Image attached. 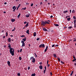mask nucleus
Instances as JSON below:
<instances>
[{"label":"nucleus","instance_id":"nucleus-27","mask_svg":"<svg viewBox=\"0 0 76 76\" xmlns=\"http://www.w3.org/2000/svg\"><path fill=\"white\" fill-rule=\"evenodd\" d=\"M14 29H12V31H15V29H16V28L14 27Z\"/></svg>","mask_w":76,"mask_h":76},{"label":"nucleus","instance_id":"nucleus-21","mask_svg":"<svg viewBox=\"0 0 76 76\" xmlns=\"http://www.w3.org/2000/svg\"><path fill=\"white\" fill-rule=\"evenodd\" d=\"M73 71H72L70 75V76H72V75H73Z\"/></svg>","mask_w":76,"mask_h":76},{"label":"nucleus","instance_id":"nucleus-20","mask_svg":"<svg viewBox=\"0 0 76 76\" xmlns=\"http://www.w3.org/2000/svg\"><path fill=\"white\" fill-rule=\"evenodd\" d=\"M26 7L22 8V10H26Z\"/></svg>","mask_w":76,"mask_h":76},{"label":"nucleus","instance_id":"nucleus-3","mask_svg":"<svg viewBox=\"0 0 76 76\" xmlns=\"http://www.w3.org/2000/svg\"><path fill=\"white\" fill-rule=\"evenodd\" d=\"M45 47V45H44V44H41L39 46V48H44Z\"/></svg>","mask_w":76,"mask_h":76},{"label":"nucleus","instance_id":"nucleus-59","mask_svg":"<svg viewBox=\"0 0 76 76\" xmlns=\"http://www.w3.org/2000/svg\"><path fill=\"white\" fill-rule=\"evenodd\" d=\"M46 49H47V50H48V46H46Z\"/></svg>","mask_w":76,"mask_h":76},{"label":"nucleus","instance_id":"nucleus-56","mask_svg":"<svg viewBox=\"0 0 76 76\" xmlns=\"http://www.w3.org/2000/svg\"><path fill=\"white\" fill-rule=\"evenodd\" d=\"M73 58L74 59H76V58H75V57L74 56H73Z\"/></svg>","mask_w":76,"mask_h":76},{"label":"nucleus","instance_id":"nucleus-58","mask_svg":"<svg viewBox=\"0 0 76 76\" xmlns=\"http://www.w3.org/2000/svg\"><path fill=\"white\" fill-rule=\"evenodd\" d=\"M5 37H5V36H4L3 37V39H4V38H5Z\"/></svg>","mask_w":76,"mask_h":76},{"label":"nucleus","instance_id":"nucleus-10","mask_svg":"<svg viewBox=\"0 0 76 76\" xmlns=\"http://www.w3.org/2000/svg\"><path fill=\"white\" fill-rule=\"evenodd\" d=\"M32 63H35V58H33L32 59Z\"/></svg>","mask_w":76,"mask_h":76},{"label":"nucleus","instance_id":"nucleus-36","mask_svg":"<svg viewBox=\"0 0 76 76\" xmlns=\"http://www.w3.org/2000/svg\"><path fill=\"white\" fill-rule=\"evenodd\" d=\"M39 39H40V38H37V41H39Z\"/></svg>","mask_w":76,"mask_h":76},{"label":"nucleus","instance_id":"nucleus-31","mask_svg":"<svg viewBox=\"0 0 76 76\" xmlns=\"http://www.w3.org/2000/svg\"><path fill=\"white\" fill-rule=\"evenodd\" d=\"M19 60H22V57H19Z\"/></svg>","mask_w":76,"mask_h":76},{"label":"nucleus","instance_id":"nucleus-19","mask_svg":"<svg viewBox=\"0 0 76 76\" xmlns=\"http://www.w3.org/2000/svg\"><path fill=\"white\" fill-rule=\"evenodd\" d=\"M54 25H55V26H59V25H58V24H54Z\"/></svg>","mask_w":76,"mask_h":76},{"label":"nucleus","instance_id":"nucleus-17","mask_svg":"<svg viewBox=\"0 0 76 76\" xmlns=\"http://www.w3.org/2000/svg\"><path fill=\"white\" fill-rule=\"evenodd\" d=\"M67 12H68V11L67 10H66V11L63 12L64 13H67Z\"/></svg>","mask_w":76,"mask_h":76},{"label":"nucleus","instance_id":"nucleus-33","mask_svg":"<svg viewBox=\"0 0 76 76\" xmlns=\"http://www.w3.org/2000/svg\"><path fill=\"white\" fill-rule=\"evenodd\" d=\"M61 64H64V62L62 61H61Z\"/></svg>","mask_w":76,"mask_h":76},{"label":"nucleus","instance_id":"nucleus-57","mask_svg":"<svg viewBox=\"0 0 76 76\" xmlns=\"http://www.w3.org/2000/svg\"><path fill=\"white\" fill-rule=\"evenodd\" d=\"M53 15H51V16H50L51 18H53Z\"/></svg>","mask_w":76,"mask_h":76},{"label":"nucleus","instance_id":"nucleus-22","mask_svg":"<svg viewBox=\"0 0 76 76\" xmlns=\"http://www.w3.org/2000/svg\"><path fill=\"white\" fill-rule=\"evenodd\" d=\"M36 74L35 73L32 74L31 76H35Z\"/></svg>","mask_w":76,"mask_h":76},{"label":"nucleus","instance_id":"nucleus-50","mask_svg":"<svg viewBox=\"0 0 76 76\" xmlns=\"http://www.w3.org/2000/svg\"><path fill=\"white\" fill-rule=\"evenodd\" d=\"M42 64V62H39V64H40V65H41Z\"/></svg>","mask_w":76,"mask_h":76},{"label":"nucleus","instance_id":"nucleus-8","mask_svg":"<svg viewBox=\"0 0 76 76\" xmlns=\"http://www.w3.org/2000/svg\"><path fill=\"white\" fill-rule=\"evenodd\" d=\"M22 40H23V41L24 42L25 41H26V37H25L24 39H23Z\"/></svg>","mask_w":76,"mask_h":76},{"label":"nucleus","instance_id":"nucleus-2","mask_svg":"<svg viewBox=\"0 0 76 76\" xmlns=\"http://www.w3.org/2000/svg\"><path fill=\"white\" fill-rule=\"evenodd\" d=\"M50 23L48 22L47 21H44L42 20L41 21V25H43V26H45V25H47V24H49Z\"/></svg>","mask_w":76,"mask_h":76},{"label":"nucleus","instance_id":"nucleus-37","mask_svg":"<svg viewBox=\"0 0 76 76\" xmlns=\"http://www.w3.org/2000/svg\"><path fill=\"white\" fill-rule=\"evenodd\" d=\"M6 37H7V36H8V33H7V32H6Z\"/></svg>","mask_w":76,"mask_h":76},{"label":"nucleus","instance_id":"nucleus-41","mask_svg":"<svg viewBox=\"0 0 76 76\" xmlns=\"http://www.w3.org/2000/svg\"><path fill=\"white\" fill-rule=\"evenodd\" d=\"M21 5L20 4H19L18 7V8H19V7H20V6Z\"/></svg>","mask_w":76,"mask_h":76},{"label":"nucleus","instance_id":"nucleus-16","mask_svg":"<svg viewBox=\"0 0 76 76\" xmlns=\"http://www.w3.org/2000/svg\"><path fill=\"white\" fill-rule=\"evenodd\" d=\"M53 56L55 58H57V56H56V54H53Z\"/></svg>","mask_w":76,"mask_h":76},{"label":"nucleus","instance_id":"nucleus-43","mask_svg":"<svg viewBox=\"0 0 76 76\" xmlns=\"http://www.w3.org/2000/svg\"><path fill=\"white\" fill-rule=\"evenodd\" d=\"M76 59H74L72 61H76Z\"/></svg>","mask_w":76,"mask_h":76},{"label":"nucleus","instance_id":"nucleus-55","mask_svg":"<svg viewBox=\"0 0 76 76\" xmlns=\"http://www.w3.org/2000/svg\"><path fill=\"white\" fill-rule=\"evenodd\" d=\"M26 23H27V22L25 21V22H24V24H26Z\"/></svg>","mask_w":76,"mask_h":76},{"label":"nucleus","instance_id":"nucleus-13","mask_svg":"<svg viewBox=\"0 0 76 76\" xmlns=\"http://www.w3.org/2000/svg\"><path fill=\"white\" fill-rule=\"evenodd\" d=\"M43 30L44 31H47V29L45 28H43Z\"/></svg>","mask_w":76,"mask_h":76},{"label":"nucleus","instance_id":"nucleus-38","mask_svg":"<svg viewBox=\"0 0 76 76\" xmlns=\"http://www.w3.org/2000/svg\"><path fill=\"white\" fill-rule=\"evenodd\" d=\"M18 76H20V73H18Z\"/></svg>","mask_w":76,"mask_h":76},{"label":"nucleus","instance_id":"nucleus-51","mask_svg":"<svg viewBox=\"0 0 76 76\" xmlns=\"http://www.w3.org/2000/svg\"><path fill=\"white\" fill-rule=\"evenodd\" d=\"M28 70H29V69H30V66L28 67Z\"/></svg>","mask_w":76,"mask_h":76},{"label":"nucleus","instance_id":"nucleus-14","mask_svg":"<svg viewBox=\"0 0 76 76\" xmlns=\"http://www.w3.org/2000/svg\"><path fill=\"white\" fill-rule=\"evenodd\" d=\"M39 68L41 69H42V65H40L39 66Z\"/></svg>","mask_w":76,"mask_h":76},{"label":"nucleus","instance_id":"nucleus-1","mask_svg":"<svg viewBox=\"0 0 76 76\" xmlns=\"http://www.w3.org/2000/svg\"><path fill=\"white\" fill-rule=\"evenodd\" d=\"M8 47L9 48L10 51V54H11L12 56H14V52H15V49H13L12 47H11V45H10V44L9 43L8 44Z\"/></svg>","mask_w":76,"mask_h":76},{"label":"nucleus","instance_id":"nucleus-39","mask_svg":"<svg viewBox=\"0 0 76 76\" xmlns=\"http://www.w3.org/2000/svg\"><path fill=\"white\" fill-rule=\"evenodd\" d=\"M47 49H45V50L44 52L45 53V52H46V51H47Z\"/></svg>","mask_w":76,"mask_h":76},{"label":"nucleus","instance_id":"nucleus-44","mask_svg":"<svg viewBox=\"0 0 76 76\" xmlns=\"http://www.w3.org/2000/svg\"><path fill=\"white\" fill-rule=\"evenodd\" d=\"M72 39L69 40V42H72Z\"/></svg>","mask_w":76,"mask_h":76},{"label":"nucleus","instance_id":"nucleus-62","mask_svg":"<svg viewBox=\"0 0 76 76\" xmlns=\"http://www.w3.org/2000/svg\"><path fill=\"white\" fill-rule=\"evenodd\" d=\"M50 74L51 76H52V72H51L50 73Z\"/></svg>","mask_w":76,"mask_h":76},{"label":"nucleus","instance_id":"nucleus-29","mask_svg":"<svg viewBox=\"0 0 76 76\" xmlns=\"http://www.w3.org/2000/svg\"><path fill=\"white\" fill-rule=\"evenodd\" d=\"M74 28H76V23L74 24Z\"/></svg>","mask_w":76,"mask_h":76},{"label":"nucleus","instance_id":"nucleus-63","mask_svg":"<svg viewBox=\"0 0 76 76\" xmlns=\"http://www.w3.org/2000/svg\"><path fill=\"white\" fill-rule=\"evenodd\" d=\"M7 4V2H5L4 3V4Z\"/></svg>","mask_w":76,"mask_h":76},{"label":"nucleus","instance_id":"nucleus-23","mask_svg":"<svg viewBox=\"0 0 76 76\" xmlns=\"http://www.w3.org/2000/svg\"><path fill=\"white\" fill-rule=\"evenodd\" d=\"M34 58V57L32 56L30 58V60H32V59H33Z\"/></svg>","mask_w":76,"mask_h":76},{"label":"nucleus","instance_id":"nucleus-49","mask_svg":"<svg viewBox=\"0 0 76 76\" xmlns=\"http://www.w3.org/2000/svg\"><path fill=\"white\" fill-rule=\"evenodd\" d=\"M45 70H46V69H47V67L46 66H45Z\"/></svg>","mask_w":76,"mask_h":76},{"label":"nucleus","instance_id":"nucleus-28","mask_svg":"<svg viewBox=\"0 0 76 76\" xmlns=\"http://www.w3.org/2000/svg\"><path fill=\"white\" fill-rule=\"evenodd\" d=\"M74 39H75L73 40V42H76V38H74Z\"/></svg>","mask_w":76,"mask_h":76},{"label":"nucleus","instance_id":"nucleus-48","mask_svg":"<svg viewBox=\"0 0 76 76\" xmlns=\"http://www.w3.org/2000/svg\"><path fill=\"white\" fill-rule=\"evenodd\" d=\"M47 21L48 22H51V20H48Z\"/></svg>","mask_w":76,"mask_h":76},{"label":"nucleus","instance_id":"nucleus-53","mask_svg":"<svg viewBox=\"0 0 76 76\" xmlns=\"http://www.w3.org/2000/svg\"><path fill=\"white\" fill-rule=\"evenodd\" d=\"M48 62H49L48 60H47V64H48Z\"/></svg>","mask_w":76,"mask_h":76},{"label":"nucleus","instance_id":"nucleus-47","mask_svg":"<svg viewBox=\"0 0 76 76\" xmlns=\"http://www.w3.org/2000/svg\"><path fill=\"white\" fill-rule=\"evenodd\" d=\"M45 72H46V70H45H45H44V74L45 73Z\"/></svg>","mask_w":76,"mask_h":76},{"label":"nucleus","instance_id":"nucleus-11","mask_svg":"<svg viewBox=\"0 0 76 76\" xmlns=\"http://www.w3.org/2000/svg\"><path fill=\"white\" fill-rule=\"evenodd\" d=\"M26 33L28 34V35H29V29H28L26 31Z\"/></svg>","mask_w":76,"mask_h":76},{"label":"nucleus","instance_id":"nucleus-61","mask_svg":"<svg viewBox=\"0 0 76 76\" xmlns=\"http://www.w3.org/2000/svg\"><path fill=\"white\" fill-rule=\"evenodd\" d=\"M26 4L27 5H28V4H29V3H26Z\"/></svg>","mask_w":76,"mask_h":76},{"label":"nucleus","instance_id":"nucleus-35","mask_svg":"<svg viewBox=\"0 0 76 76\" xmlns=\"http://www.w3.org/2000/svg\"><path fill=\"white\" fill-rule=\"evenodd\" d=\"M68 28L69 29H71V28H72V26H70L68 27Z\"/></svg>","mask_w":76,"mask_h":76},{"label":"nucleus","instance_id":"nucleus-34","mask_svg":"<svg viewBox=\"0 0 76 76\" xmlns=\"http://www.w3.org/2000/svg\"><path fill=\"white\" fill-rule=\"evenodd\" d=\"M76 20H74V24H75V23H76Z\"/></svg>","mask_w":76,"mask_h":76},{"label":"nucleus","instance_id":"nucleus-9","mask_svg":"<svg viewBox=\"0 0 76 76\" xmlns=\"http://www.w3.org/2000/svg\"><path fill=\"white\" fill-rule=\"evenodd\" d=\"M28 25H29V22H28L27 23L26 25L25 26V27L27 28V27L28 26Z\"/></svg>","mask_w":76,"mask_h":76},{"label":"nucleus","instance_id":"nucleus-7","mask_svg":"<svg viewBox=\"0 0 76 76\" xmlns=\"http://www.w3.org/2000/svg\"><path fill=\"white\" fill-rule=\"evenodd\" d=\"M7 41L9 42H11V38H8V39H7Z\"/></svg>","mask_w":76,"mask_h":76},{"label":"nucleus","instance_id":"nucleus-25","mask_svg":"<svg viewBox=\"0 0 76 76\" xmlns=\"http://www.w3.org/2000/svg\"><path fill=\"white\" fill-rule=\"evenodd\" d=\"M34 54L35 57H38V56H37V54H36V53H34Z\"/></svg>","mask_w":76,"mask_h":76},{"label":"nucleus","instance_id":"nucleus-18","mask_svg":"<svg viewBox=\"0 0 76 76\" xmlns=\"http://www.w3.org/2000/svg\"><path fill=\"white\" fill-rule=\"evenodd\" d=\"M58 61H59V62L60 61V58H58Z\"/></svg>","mask_w":76,"mask_h":76},{"label":"nucleus","instance_id":"nucleus-24","mask_svg":"<svg viewBox=\"0 0 76 76\" xmlns=\"http://www.w3.org/2000/svg\"><path fill=\"white\" fill-rule=\"evenodd\" d=\"M20 37H22V38H23V37H26L25 36V35H22V36H20Z\"/></svg>","mask_w":76,"mask_h":76},{"label":"nucleus","instance_id":"nucleus-26","mask_svg":"<svg viewBox=\"0 0 76 76\" xmlns=\"http://www.w3.org/2000/svg\"><path fill=\"white\" fill-rule=\"evenodd\" d=\"M71 18H67V20L68 21H70V20Z\"/></svg>","mask_w":76,"mask_h":76},{"label":"nucleus","instance_id":"nucleus-45","mask_svg":"<svg viewBox=\"0 0 76 76\" xmlns=\"http://www.w3.org/2000/svg\"><path fill=\"white\" fill-rule=\"evenodd\" d=\"M58 45H56V46H55V47H58Z\"/></svg>","mask_w":76,"mask_h":76},{"label":"nucleus","instance_id":"nucleus-46","mask_svg":"<svg viewBox=\"0 0 76 76\" xmlns=\"http://www.w3.org/2000/svg\"><path fill=\"white\" fill-rule=\"evenodd\" d=\"M22 51V49H21L20 50V53H21Z\"/></svg>","mask_w":76,"mask_h":76},{"label":"nucleus","instance_id":"nucleus-12","mask_svg":"<svg viewBox=\"0 0 76 76\" xmlns=\"http://www.w3.org/2000/svg\"><path fill=\"white\" fill-rule=\"evenodd\" d=\"M33 35L34 37H36V36L37 35V33H36V32H34L33 34Z\"/></svg>","mask_w":76,"mask_h":76},{"label":"nucleus","instance_id":"nucleus-5","mask_svg":"<svg viewBox=\"0 0 76 76\" xmlns=\"http://www.w3.org/2000/svg\"><path fill=\"white\" fill-rule=\"evenodd\" d=\"M29 16H30V14L29 13H28V14L26 15V18H29Z\"/></svg>","mask_w":76,"mask_h":76},{"label":"nucleus","instance_id":"nucleus-6","mask_svg":"<svg viewBox=\"0 0 76 76\" xmlns=\"http://www.w3.org/2000/svg\"><path fill=\"white\" fill-rule=\"evenodd\" d=\"M7 63L9 65V66H10H10H11V64H10V61H7Z\"/></svg>","mask_w":76,"mask_h":76},{"label":"nucleus","instance_id":"nucleus-4","mask_svg":"<svg viewBox=\"0 0 76 76\" xmlns=\"http://www.w3.org/2000/svg\"><path fill=\"white\" fill-rule=\"evenodd\" d=\"M21 43H22V45L21 46L22 47H25V42L23 41H21Z\"/></svg>","mask_w":76,"mask_h":76},{"label":"nucleus","instance_id":"nucleus-54","mask_svg":"<svg viewBox=\"0 0 76 76\" xmlns=\"http://www.w3.org/2000/svg\"><path fill=\"white\" fill-rule=\"evenodd\" d=\"M33 3H32V4H31V7L33 6Z\"/></svg>","mask_w":76,"mask_h":76},{"label":"nucleus","instance_id":"nucleus-52","mask_svg":"<svg viewBox=\"0 0 76 76\" xmlns=\"http://www.w3.org/2000/svg\"><path fill=\"white\" fill-rule=\"evenodd\" d=\"M55 46V45H53L52 46V47H54Z\"/></svg>","mask_w":76,"mask_h":76},{"label":"nucleus","instance_id":"nucleus-64","mask_svg":"<svg viewBox=\"0 0 76 76\" xmlns=\"http://www.w3.org/2000/svg\"><path fill=\"white\" fill-rule=\"evenodd\" d=\"M74 65H75V66H76V63L74 64Z\"/></svg>","mask_w":76,"mask_h":76},{"label":"nucleus","instance_id":"nucleus-40","mask_svg":"<svg viewBox=\"0 0 76 76\" xmlns=\"http://www.w3.org/2000/svg\"><path fill=\"white\" fill-rule=\"evenodd\" d=\"M16 7L15 6H14L12 7V9H15V8Z\"/></svg>","mask_w":76,"mask_h":76},{"label":"nucleus","instance_id":"nucleus-30","mask_svg":"<svg viewBox=\"0 0 76 76\" xmlns=\"http://www.w3.org/2000/svg\"><path fill=\"white\" fill-rule=\"evenodd\" d=\"M20 13H19V15H18V18H19L20 17Z\"/></svg>","mask_w":76,"mask_h":76},{"label":"nucleus","instance_id":"nucleus-32","mask_svg":"<svg viewBox=\"0 0 76 76\" xmlns=\"http://www.w3.org/2000/svg\"><path fill=\"white\" fill-rule=\"evenodd\" d=\"M73 19H75V20H76V17H75V16H74L73 17Z\"/></svg>","mask_w":76,"mask_h":76},{"label":"nucleus","instance_id":"nucleus-60","mask_svg":"<svg viewBox=\"0 0 76 76\" xmlns=\"http://www.w3.org/2000/svg\"><path fill=\"white\" fill-rule=\"evenodd\" d=\"M48 67H50V64H47Z\"/></svg>","mask_w":76,"mask_h":76},{"label":"nucleus","instance_id":"nucleus-42","mask_svg":"<svg viewBox=\"0 0 76 76\" xmlns=\"http://www.w3.org/2000/svg\"><path fill=\"white\" fill-rule=\"evenodd\" d=\"M75 12V10H73L72 11V13H74Z\"/></svg>","mask_w":76,"mask_h":76},{"label":"nucleus","instance_id":"nucleus-15","mask_svg":"<svg viewBox=\"0 0 76 76\" xmlns=\"http://www.w3.org/2000/svg\"><path fill=\"white\" fill-rule=\"evenodd\" d=\"M11 20L12 22H15V19H11Z\"/></svg>","mask_w":76,"mask_h":76}]
</instances>
